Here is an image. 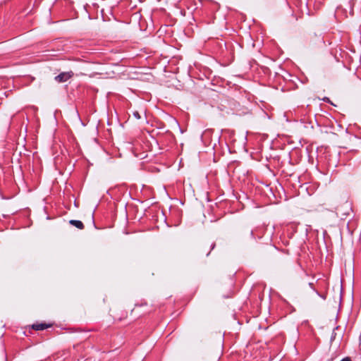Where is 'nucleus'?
Masks as SVG:
<instances>
[{"instance_id": "nucleus-9", "label": "nucleus", "mask_w": 361, "mask_h": 361, "mask_svg": "<svg viewBox=\"0 0 361 361\" xmlns=\"http://www.w3.org/2000/svg\"><path fill=\"white\" fill-rule=\"evenodd\" d=\"M309 286H310V288H312V289L315 293H316V291H317V290L314 288V284H313L312 283H309Z\"/></svg>"}, {"instance_id": "nucleus-8", "label": "nucleus", "mask_w": 361, "mask_h": 361, "mask_svg": "<svg viewBox=\"0 0 361 361\" xmlns=\"http://www.w3.org/2000/svg\"><path fill=\"white\" fill-rule=\"evenodd\" d=\"M215 246H216V243H213L211 245L210 250L207 253V256H209V255L210 252H211L213 249H214Z\"/></svg>"}, {"instance_id": "nucleus-7", "label": "nucleus", "mask_w": 361, "mask_h": 361, "mask_svg": "<svg viewBox=\"0 0 361 361\" xmlns=\"http://www.w3.org/2000/svg\"><path fill=\"white\" fill-rule=\"evenodd\" d=\"M316 293L317 295H319L320 298H322L323 300H326V294H322V293H320L318 291H316Z\"/></svg>"}, {"instance_id": "nucleus-6", "label": "nucleus", "mask_w": 361, "mask_h": 361, "mask_svg": "<svg viewBox=\"0 0 361 361\" xmlns=\"http://www.w3.org/2000/svg\"><path fill=\"white\" fill-rule=\"evenodd\" d=\"M133 115L135 118H136L137 119H140L141 117H140V115L139 114L138 111H135L133 113Z\"/></svg>"}, {"instance_id": "nucleus-4", "label": "nucleus", "mask_w": 361, "mask_h": 361, "mask_svg": "<svg viewBox=\"0 0 361 361\" xmlns=\"http://www.w3.org/2000/svg\"><path fill=\"white\" fill-rule=\"evenodd\" d=\"M69 224L79 229H83L85 227L83 223L79 220H70Z\"/></svg>"}, {"instance_id": "nucleus-11", "label": "nucleus", "mask_w": 361, "mask_h": 361, "mask_svg": "<svg viewBox=\"0 0 361 361\" xmlns=\"http://www.w3.org/2000/svg\"><path fill=\"white\" fill-rule=\"evenodd\" d=\"M211 133V130H207L204 132L203 136H206L207 135Z\"/></svg>"}, {"instance_id": "nucleus-12", "label": "nucleus", "mask_w": 361, "mask_h": 361, "mask_svg": "<svg viewBox=\"0 0 361 361\" xmlns=\"http://www.w3.org/2000/svg\"><path fill=\"white\" fill-rule=\"evenodd\" d=\"M323 101L326 102H331L330 99L329 97H324L323 99Z\"/></svg>"}, {"instance_id": "nucleus-1", "label": "nucleus", "mask_w": 361, "mask_h": 361, "mask_svg": "<svg viewBox=\"0 0 361 361\" xmlns=\"http://www.w3.org/2000/svg\"><path fill=\"white\" fill-rule=\"evenodd\" d=\"M258 250L264 255H272L277 251L276 247L270 243H267L265 246L260 245Z\"/></svg>"}, {"instance_id": "nucleus-3", "label": "nucleus", "mask_w": 361, "mask_h": 361, "mask_svg": "<svg viewBox=\"0 0 361 361\" xmlns=\"http://www.w3.org/2000/svg\"><path fill=\"white\" fill-rule=\"evenodd\" d=\"M51 326V324H47L46 323H40V324H35L32 325V329L35 331H42L44 330Z\"/></svg>"}, {"instance_id": "nucleus-2", "label": "nucleus", "mask_w": 361, "mask_h": 361, "mask_svg": "<svg viewBox=\"0 0 361 361\" xmlns=\"http://www.w3.org/2000/svg\"><path fill=\"white\" fill-rule=\"evenodd\" d=\"M73 75V73L72 71L62 72L55 77V80L58 82H64L70 79Z\"/></svg>"}, {"instance_id": "nucleus-5", "label": "nucleus", "mask_w": 361, "mask_h": 361, "mask_svg": "<svg viewBox=\"0 0 361 361\" xmlns=\"http://www.w3.org/2000/svg\"><path fill=\"white\" fill-rule=\"evenodd\" d=\"M257 231V230H255V231L251 230L250 231V235L253 239H257V238L260 239L262 238V235L256 234Z\"/></svg>"}, {"instance_id": "nucleus-10", "label": "nucleus", "mask_w": 361, "mask_h": 361, "mask_svg": "<svg viewBox=\"0 0 361 361\" xmlns=\"http://www.w3.org/2000/svg\"><path fill=\"white\" fill-rule=\"evenodd\" d=\"M341 361H352V360L349 357H345L343 358Z\"/></svg>"}]
</instances>
